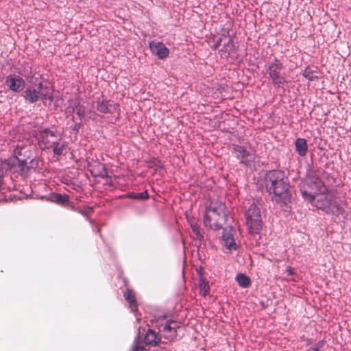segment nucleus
Here are the masks:
<instances>
[{
    "label": "nucleus",
    "instance_id": "nucleus-1",
    "mask_svg": "<svg viewBox=\"0 0 351 351\" xmlns=\"http://www.w3.org/2000/svg\"><path fill=\"white\" fill-rule=\"evenodd\" d=\"M263 180L266 191L271 201L282 205H287L291 202V186L289 178L284 171H266Z\"/></svg>",
    "mask_w": 351,
    "mask_h": 351
},
{
    "label": "nucleus",
    "instance_id": "nucleus-2",
    "mask_svg": "<svg viewBox=\"0 0 351 351\" xmlns=\"http://www.w3.org/2000/svg\"><path fill=\"white\" fill-rule=\"evenodd\" d=\"M298 186L302 199L306 203L328 191L327 186L308 163L306 166L305 176L300 179Z\"/></svg>",
    "mask_w": 351,
    "mask_h": 351
},
{
    "label": "nucleus",
    "instance_id": "nucleus-3",
    "mask_svg": "<svg viewBox=\"0 0 351 351\" xmlns=\"http://www.w3.org/2000/svg\"><path fill=\"white\" fill-rule=\"evenodd\" d=\"M152 322L154 327L158 329L163 338L169 341H174L177 339L181 322L176 319L171 312L158 313L154 316Z\"/></svg>",
    "mask_w": 351,
    "mask_h": 351
},
{
    "label": "nucleus",
    "instance_id": "nucleus-4",
    "mask_svg": "<svg viewBox=\"0 0 351 351\" xmlns=\"http://www.w3.org/2000/svg\"><path fill=\"white\" fill-rule=\"evenodd\" d=\"M342 201L328 192L314 197L313 200H311L307 204L315 207L317 210H320L326 215H330L335 217H339L345 214V209L341 206Z\"/></svg>",
    "mask_w": 351,
    "mask_h": 351
},
{
    "label": "nucleus",
    "instance_id": "nucleus-5",
    "mask_svg": "<svg viewBox=\"0 0 351 351\" xmlns=\"http://www.w3.org/2000/svg\"><path fill=\"white\" fill-rule=\"evenodd\" d=\"M0 165L5 174L11 173L10 179L12 183L10 185L5 186L9 191L15 189V184L13 183L12 174L23 176L29 173L27 162L25 159H20L17 156H12L4 160H0Z\"/></svg>",
    "mask_w": 351,
    "mask_h": 351
},
{
    "label": "nucleus",
    "instance_id": "nucleus-6",
    "mask_svg": "<svg viewBox=\"0 0 351 351\" xmlns=\"http://www.w3.org/2000/svg\"><path fill=\"white\" fill-rule=\"evenodd\" d=\"M208 43L213 49L219 48V53L222 58H227L228 55L234 53L236 51L233 38L229 34L215 36L210 38Z\"/></svg>",
    "mask_w": 351,
    "mask_h": 351
},
{
    "label": "nucleus",
    "instance_id": "nucleus-7",
    "mask_svg": "<svg viewBox=\"0 0 351 351\" xmlns=\"http://www.w3.org/2000/svg\"><path fill=\"white\" fill-rule=\"evenodd\" d=\"M162 335L154 329L149 328L143 339L141 340L139 333L136 335L131 351H145V346L150 345L152 346H158L161 342Z\"/></svg>",
    "mask_w": 351,
    "mask_h": 351
},
{
    "label": "nucleus",
    "instance_id": "nucleus-8",
    "mask_svg": "<svg viewBox=\"0 0 351 351\" xmlns=\"http://www.w3.org/2000/svg\"><path fill=\"white\" fill-rule=\"evenodd\" d=\"M232 153L239 160V163L245 167L251 166L255 161V155L243 145H234Z\"/></svg>",
    "mask_w": 351,
    "mask_h": 351
},
{
    "label": "nucleus",
    "instance_id": "nucleus-9",
    "mask_svg": "<svg viewBox=\"0 0 351 351\" xmlns=\"http://www.w3.org/2000/svg\"><path fill=\"white\" fill-rule=\"evenodd\" d=\"M97 110L103 114H113L119 111V105L112 99L104 98L102 95L96 101Z\"/></svg>",
    "mask_w": 351,
    "mask_h": 351
},
{
    "label": "nucleus",
    "instance_id": "nucleus-10",
    "mask_svg": "<svg viewBox=\"0 0 351 351\" xmlns=\"http://www.w3.org/2000/svg\"><path fill=\"white\" fill-rule=\"evenodd\" d=\"M5 84L14 93H20L25 86L23 77L15 74H9L5 77Z\"/></svg>",
    "mask_w": 351,
    "mask_h": 351
},
{
    "label": "nucleus",
    "instance_id": "nucleus-11",
    "mask_svg": "<svg viewBox=\"0 0 351 351\" xmlns=\"http://www.w3.org/2000/svg\"><path fill=\"white\" fill-rule=\"evenodd\" d=\"M42 198H45L46 200L55 203L62 207H66L70 210L71 206L73 204L71 202L70 197L67 194H62L59 193L52 192L48 196H42Z\"/></svg>",
    "mask_w": 351,
    "mask_h": 351
},
{
    "label": "nucleus",
    "instance_id": "nucleus-12",
    "mask_svg": "<svg viewBox=\"0 0 351 351\" xmlns=\"http://www.w3.org/2000/svg\"><path fill=\"white\" fill-rule=\"evenodd\" d=\"M282 67H266V73L269 74L272 83L276 87L283 88L286 83L285 73H281Z\"/></svg>",
    "mask_w": 351,
    "mask_h": 351
},
{
    "label": "nucleus",
    "instance_id": "nucleus-13",
    "mask_svg": "<svg viewBox=\"0 0 351 351\" xmlns=\"http://www.w3.org/2000/svg\"><path fill=\"white\" fill-rule=\"evenodd\" d=\"M245 225L247 231L249 234L256 235L258 234V239L256 241V245H259V240L261 238L260 233L263 229V221L262 218L245 220Z\"/></svg>",
    "mask_w": 351,
    "mask_h": 351
},
{
    "label": "nucleus",
    "instance_id": "nucleus-14",
    "mask_svg": "<svg viewBox=\"0 0 351 351\" xmlns=\"http://www.w3.org/2000/svg\"><path fill=\"white\" fill-rule=\"evenodd\" d=\"M88 171L93 177H99L101 178H109L108 169L105 164L98 161L94 162H88Z\"/></svg>",
    "mask_w": 351,
    "mask_h": 351
},
{
    "label": "nucleus",
    "instance_id": "nucleus-15",
    "mask_svg": "<svg viewBox=\"0 0 351 351\" xmlns=\"http://www.w3.org/2000/svg\"><path fill=\"white\" fill-rule=\"evenodd\" d=\"M149 47L152 53L160 59H164L169 56L168 48L161 42L151 41L149 43Z\"/></svg>",
    "mask_w": 351,
    "mask_h": 351
},
{
    "label": "nucleus",
    "instance_id": "nucleus-16",
    "mask_svg": "<svg viewBox=\"0 0 351 351\" xmlns=\"http://www.w3.org/2000/svg\"><path fill=\"white\" fill-rule=\"evenodd\" d=\"M206 208L208 211L213 212L216 215H222L224 221L226 222L227 221L228 210H227L225 202H217L215 204H213L211 202L208 206H206Z\"/></svg>",
    "mask_w": 351,
    "mask_h": 351
},
{
    "label": "nucleus",
    "instance_id": "nucleus-17",
    "mask_svg": "<svg viewBox=\"0 0 351 351\" xmlns=\"http://www.w3.org/2000/svg\"><path fill=\"white\" fill-rule=\"evenodd\" d=\"M232 228L230 226V230L227 231L226 229L223 230L221 238L225 242V246L228 250H236L238 248L233 234L232 233Z\"/></svg>",
    "mask_w": 351,
    "mask_h": 351
},
{
    "label": "nucleus",
    "instance_id": "nucleus-18",
    "mask_svg": "<svg viewBox=\"0 0 351 351\" xmlns=\"http://www.w3.org/2000/svg\"><path fill=\"white\" fill-rule=\"evenodd\" d=\"M295 152L300 157H305L308 152V145L307 140L304 138L298 137L294 141Z\"/></svg>",
    "mask_w": 351,
    "mask_h": 351
},
{
    "label": "nucleus",
    "instance_id": "nucleus-19",
    "mask_svg": "<svg viewBox=\"0 0 351 351\" xmlns=\"http://www.w3.org/2000/svg\"><path fill=\"white\" fill-rule=\"evenodd\" d=\"M244 217L245 220L262 218L261 210L255 203L250 204L245 211Z\"/></svg>",
    "mask_w": 351,
    "mask_h": 351
},
{
    "label": "nucleus",
    "instance_id": "nucleus-20",
    "mask_svg": "<svg viewBox=\"0 0 351 351\" xmlns=\"http://www.w3.org/2000/svg\"><path fill=\"white\" fill-rule=\"evenodd\" d=\"M24 98L29 103H35L40 99V90L28 87L24 91Z\"/></svg>",
    "mask_w": 351,
    "mask_h": 351
},
{
    "label": "nucleus",
    "instance_id": "nucleus-21",
    "mask_svg": "<svg viewBox=\"0 0 351 351\" xmlns=\"http://www.w3.org/2000/svg\"><path fill=\"white\" fill-rule=\"evenodd\" d=\"M149 194L147 190H145L140 193L128 192L120 196L121 198L147 200L149 198Z\"/></svg>",
    "mask_w": 351,
    "mask_h": 351
},
{
    "label": "nucleus",
    "instance_id": "nucleus-22",
    "mask_svg": "<svg viewBox=\"0 0 351 351\" xmlns=\"http://www.w3.org/2000/svg\"><path fill=\"white\" fill-rule=\"evenodd\" d=\"M123 296L125 300L128 302L131 311L135 312L137 310L138 304L134 291L131 289H126Z\"/></svg>",
    "mask_w": 351,
    "mask_h": 351
},
{
    "label": "nucleus",
    "instance_id": "nucleus-23",
    "mask_svg": "<svg viewBox=\"0 0 351 351\" xmlns=\"http://www.w3.org/2000/svg\"><path fill=\"white\" fill-rule=\"evenodd\" d=\"M70 210H72V211H74V212H76L77 213H80V215H82L83 217H85V219L89 221V223L91 224V225H93L94 224V221L93 219H91L90 217H89V215L88 214L89 213H91L93 212L94 210V208L92 206H86L85 207V209H82L80 208V207H77L75 206L74 204L73 206H71L70 207Z\"/></svg>",
    "mask_w": 351,
    "mask_h": 351
},
{
    "label": "nucleus",
    "instance_id": "nucleus-24",
    "mask_svg": "<svg viewBox=\"0 0 351 351\" xmlns=\"http://www.w3.org/2000/svg\"><path fill=\"white\" fill-rule=\"evenodd\" d=\"M235 281L242 288H248L252 285L250 278L244 273H238L235 276Z\"/></svg>",
    "mask_w": 351,
    "mask_h": 351
},
{
    "label": "nucleus",
    "instance_id": "nucleus-25",
    "mask_svg": "<svg viewBox=\"0 0 351 351\" xmlns=\"http://www.w3.org/2000/svg\"><path fill=\"white\" fill-rule=\"evenodd\" d=\"M37 89L40 90V99L43 100L49 99L50 101H53V95L51 89L48 86H45L43 84L40 82L38 84Z\"/></svg>",
    "mask_w": 351,
    "mask_h": 351
},
{
    "label": "nucleus",
    "instance_id": "nucleus-26",
    "mask_svg": "<svg viewBox=\"0 0 351 351\" xmlns=\"http://www.w3.org/2000/svg\"><path fill=\"white\" fill-rule=\"evenodd\" d=\"M145 162L147 164V167L149 169H154L155 172L158 170H165L164 165L158 158H150L146 159Z\"/></svg>",
    "mask_w": 351,
    "mask_h": 351
},
{
    "label": "nucleus",
    "instance_id": "nucleus-27",
    "mask_svg": "<svg viewBox=\"0 0 351 351\" xmlns=\"http://www.w3.org/2000/svg\"><path fill=\"white\" fill-rule=\"evenodd\" d=\"M39 141L43 143H47L49 142L48 137H54L56 135V130H51L50 129L45 128L38 130Z\"/></svg>",
    "mask_w": 351,
    "mask_h": 351
},
{
    "label": "nucleus",
    "instance_id": "nucleus-28",
    "mask_svg": "<svg viewBox=\"0 0 351 351\" xmlns=\"http://www.w3.org/2000/svg\"><path fill=\"white\" fill-rule=\"evenodd\" d=\"M199 270H201V269ZM197 274H199L198 282H199V287L200 289L199 292L202 295L205 296L208 293V292L210 291V286H209L208 282L202 277V271H197Z\"/></svg>",
    "mask_w": 351,
    "mask_h": 351
},
{
    "label": "nucleus",
    "instance_id": "nucleus-29",
    "mask_svg": "<svg viewBox=\"0 0 351 351\" xmlns=\"http://www.w3.org/2000/svg\"><path fill=\"white\" fill-rule=\"evenodd\" d=\"M61 138H58L54 141L51 142V147L53 150V154L56 156H61L63 154V150L66 146V143L64 142L61 145L60 144Z\"/></svg>",
    "mask_w": 351,
    "mask_h": 351
},
{
    "label": "nucleus",
    "instance_id": "nucleus-30",
    "mask_svg": "<svg viewBox=\"0 0 351 351\" xmlns=\"http://www.w3.org/2000/svg\"><path fill=\"white\" fill-rule=\"evenodd\" d=\"M311 67H304L302 71V75L308 81H314L319 79L320 76L318 72L311 69Z\"/></svg>",
    "mask_w": 351,
    "mask_h": 351
},
{
    "label": "nucleus",
    "instance_id": "nucleus-31",
    "mask_svg": "<svg viewBox=\"0 0 351 351\" xmlns=\"http://www.w3.org/2000/svg\"><path fill=\"white\" fill-rule=\"evenodd\" d=\"M192 232L195 234L197 239L199 242V245L204 241V237L202 233L199 226L197 223H191L190 224Z\"/></svg>",
    "mask_w": 351,
    "mask_h": 351
},
{
    "label": "nucleus",
    "instance_id": "nucleus-32",
    "mask_svg": "<svg viewBox=\"0 0 351 351\" xmlns=\"http://www.w3.org/2000/svg\"><path fill=\"white\" fill-rule=\"evenodd\" d=\"M40 158L38 156L34 155V156L30 158L29 162H27V167L29 173L31 172L32 170L35 171L39 166Z\"/></svg>",
    "mask_w": 351,
    "mask_h": 351
},
{
    "label": "nucleus",
    "instance_id": "nucleus-33",
    "mask_svg": "<svg viewBox=\"0 0 351 351\" xmlns=\"http://www.w3.org/2000/svg\"><path fill=\"white\" fill-rule=\"evenodd\" d=\"M72 111L77 115L81 121L84 118L85 110L84 107L82 106L80 103L72 107Z\"/></svg>",
    "mask_w": 351,
    "mask_h": 351
},
{
    "label": "nucleus",
    "instance_id": "nucleus-34",
    "mask_svg": "<svg viewBox=\"0 0 351 351\" xmlns=\"http://www.w3.org/2000/svg\"><path fill=\"white\" fill-rule=\"evenodd\" d=\"M323 176H324L325 180H326L328 185H333L337 182V178L332 173H330L326 171H323Z\"/></svg>",
    "mask_w": 351,
    "mask_h": 351
},
{
    "label": "nucleus",
    "instance_id": "nucleus-35",
    "mask_svg": "<svg viewBox=\"0 0 351 351\" xmlns=\"http://www.w3.org/2000/svg\"><path fill=\"white\" fill-rule=\"evenodd\" d=\"M34 153L32 150L27 149L23 152V155L20 157V159H25V162H29L30 158L34 156Z\"/></svg>",
    "mask_w": 351,
    "mask_h": 351
},
{
    "label": "nucleus",
    "instance_id": "nucleus-36",
    "mask_svg": "<svg viewBox=\"0 0 351 351\" xmlns=\"http://www.w3.org/2000/svg\"><path fill=\"white\" fill-rule=\"evenodd\" d=\"M82 126V122H76L73 125L70 126V130L71 132H74L75 135H77L79 133V130Z\"/></svg>",
    "mask_w": 351,
    "mask_h": 351
},
{
    "label": "nucleus",
    "instance_id": "nucleus-37",
    "mask_svg": "<svg viewBox=\"0 0 351 351\" xmlns=\"http://www.w3.org/2000/svg\"><path fill=\"white\" fill-rule=\"evenodd\" d=\"M146 208L143 206H136L134 208L133 212L137 216H143L145 215Z\"/></svg>",
    "mask_w": 351,
    "mask_h": 351
},
{
    "label": "nucleus",
    "instance_id": "nucleus-38",
    "mask_svg": "<svg viewBox=\"0 0 351 351\" xmlns=\"http://www.w3.org/2000/svg\"><path fill=\"white\" fill-rule=\"evenodd\" d=\"M211 220V217L209 215V211L207 210V208H206V210L203 215V221L204 223L206 226Z\"/></svg>",
    "mask_w": 351,
    "mask_h": 351
},
{
    "label": "nucleus",
    "instance_id": "nucleus-39",
    "mask_svg": "<svg viewBox=\"0 0 351 351\" xmlns=\"http://www.w3.org/2000/svg\"><path fill=\"white\" fill-rule=\"evenodd\" d=\"M285 271L288 276H290L292 277L298 276L297 273L294 271L293 268L290 265L287 266Z\"/></svg>",
    "mask_w": 351,
    "mask_h": 351
},
{
    "label": "nucleus",
    "instance_id": "nucleus-40",
    "mask_svg": "<svg viewBox=\"0 0 351 351\" xmlns=\"http://www.w3.org/2000/svg\"><path fill=\"white\" fill-rule=\"evenodd\" d=\"M324 339H322V340H319L318 341L314 346H315L318 350L319 351L320 349L324 346Z\"/></svg>",
    "mask_w": 351,
    "mask_h": 351
},
{
    "label": "nucleus",
    "instance_id": "nucleus-41",
    "mask_svg": "<svg viewBox=\"0 0 351 351\" xmlns=\"http://www.w3.org/2000/svg\"><path fill=\"white\" fill-rule=\"evenodd\" d=\"M23 155V152H22V149H20L17 151H14V156H17L18 157H21Z\"/></svg>",
    "mask_w": 351,
    "mask_h": 351
},
{
    "label": "nucleus",
    "instance_id": "nucleus-42",
    "mask_svg": "<svg viewBox=\"0 0 351 351\" xmlns=\"http://www.w3.org/2000/svg\"><path fill=\"white\" fill-rule=\"evenodd\" d=\"M222 228V226L221 223H218V222H216L214 223V229L217 230H219Z\"/></svg>",
    "mask_w": 351,
    "mask_h": 351
},
{
    "label": "nucleus",
    "instance_id": "nucleus-43",
    "mask_svg": "<svg viewBox=\"0 0 351 351\" xmlns=\"http://www.w3.org/2000/svg\"><path fill=\"white\" fill-rule=\"evenodd\" d=\"M306 351H319L315 346H311L306 349Z\"/></svg>",
    "mask_w": 351,
    "mask_h": 351
},
{
    "label": "nucleus",
    "instance_id": "nucleus-44",
    "mask_svg": "<svg viewBox=\"0 0 351 351\" xmlns=\"http://www.w3.org/2000/svg\"><path fill=\"white\" fill-rule=\"evenodd\" d=\"M324 158L328 160V156H326L325 153H323L322 155L321 156L320 160L322 161Z\"/></svg>",
    "mask_w": 351,
    "mask_h": 351
},
{
    "label": "nucleus",
    "instance_id": "nucleus-45",
    "mask_svg": "<svg viewBox=\"0 0 351 351\" xmlns=\"http://www.w3.org/2000/svg\"><path fill=\"white\" fill-rule=\"evenodd\" d=\"M312 341H313V339L311 338L307 339L306 345V346L310 345L312 343Z\"/></svg>",
    "mask_w": 351,
    "mask_h": 351
},
{
    "label": "nucleus",
    "instance_id": "nucleus-46",
    "mask_svg": "<svg viewBox=\"0 0 351 351\" xmlns=\"http://www.w3.org/2000/svg\"><path fill=\"white\" fill-rule=\"evenodd\" d=\"M215 71V67L211 66L210 69L209 70L210 75H212V73Z\"/></svg>",
    "mask_w": 351,
    "mask_h": 351
},
{
    "label": "nucleus",
    "instance_id": "nucleus-47",
    "mask_svg": "<svg viewBox=\"0 0 351 351\" xmlns=\"http://www.w3.org/2000/svg\"><path fill=\"white\" fill-rule=\"evenodd\" d=\"M95 230L97 232L99 233V236H100L101 237H102V236H101V233H100V230H99V228L98 227H95Z\"/></svg>",
    "mask_w": 351,
    "mask_h": 351
},
{
    "label": "nucleus",
    "instance_id": "nucleus-48",
    "mask_svg": "<svg viewBox=\"0 0 351 351\" xmlns=\"http://www.w3.org/2000/svg\"><path fill=\"white\" fill-rule=\"evenodd\" d=\"M328 162H326L325 164H324V167L326 168H328Z\"/></svg>",
    "mask_w": 351,
    "mask_h": 351
}]
</instances>
